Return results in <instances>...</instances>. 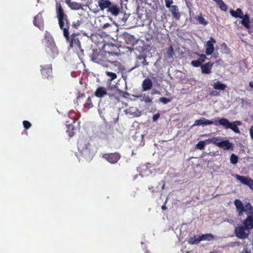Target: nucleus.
<instances>
[{"instance_id":"nucleus-1","label":"nucleus","mask_w":253,"mask_h":253,"mask_svg":"<svg viewBox=\"0 0 253 253\" xmlns=\"http://www.w3.org/2000/svg\"><path fill=\"white\" fill-rule=\"evenodd\" d=\"M56 14L58 20L59 26L63 31V35L66 37L68 34L69 23L67 15L64 13V10L61 4L57 3Z\"/></svg>"},{"instance_id":"nucleus-2","label":"nucleus","mask_w":253,"mask_h":253,"mask_svg":"<svg viewBox=\"0 0 253 253\" xmlns=\"http://www.w3.org/2000/svg\"><path fill=\"white\" fill-rule=\"evenodd\" d=\"M78 148L80 153L87 160H90L93 157L94 154L91 151L87 139L80 138L78 141Z\"/></svg>"},{"instance_id":"nucleus-3","label":"nucleus","mask_w":253,"mask_h":253,"mask_svg":"<svg viewBox=\"0 0 253 253\" xmlns=\"http://www.w3.org/2000/svg\"><path fill=\"white\" fill-rule=\"evenodd\" d=\"M46 44L45 50L47 53L51 56L54 57L55 55L58 54V50L56 46L55 42L51 38H48L46 39Z\"/></svg>"},{"instance_id":"nucleus-4","label":"nucleus","mask_w":253,"mask_h":253,"mask_svg":"<svg viewBox=\"0 0 253 253\" xmlns=\"http://www.w3.org/2000/svg\"><path fill=\"white\" fill-rule=\"evenodd\" d=\"M64 36L66 38V41L69 42V46L71 48L75 47L81 49V42L77 35L73 34L71 37H69V32H68L67 37Z\"/></svg>"},{"instance_id":"nucleus-5","label":"nucleus","mask_w":253,"mask_h":253,"mask_svg":"<svg viewBox=\"0 0 253 253\" xmlns=\"http://www.w3.org/2000/svg\"><path fill=\"white\" fill-rule=\"evenodd\" d=\"M234 233L238 238L245 239L248 237L250 233V231L244 226L240 225L235 227Z\"/></svg>"},{"instance_id":"nucleus-6","label":"nucleus","mask_w":253,"mask_h":253,"mask_svg":"<svg viewBox=\"0 0 253 253\" xmlns=\"http://www.w3.org/2000/svg\"><path fill=\"white\" fill-rule=\"evenodd\" d=\"M103 157L107 161L111 163L115 164L121 158V155L118 153L106 154L103 155Z\"/></svg>"},{"instance_id":"nucleus-7","label":"nucleus","mask_w":253,"mask_h":253,"mask_svg":"<svg viewBox=\"0 0 253 253\" xmlns=\"http://www.w3.org/2000/svg\"><path fill=\"white\" fill-rule=\"evenodd\" d=\"M107 11L108 13H110L114 16H117L121 13L122 14V12L119 6L112 2L109 7H108V9H107Z\"/></svg>"},{"instance_id":"nucleus-8","label":"nucleus","mask_w":253,"mask_h":253,"mask_svg":"<svg viewBox=\"0 0 253 253\" xmlns=\"http://www.w3.org/2000/svg\"><path fill=\"white\" fill-rule=\"evenodd\" d=\"M216 43V41L213 37H211L210 40L207 42L206 46V53L208 55H211L214 51L213 43Z\"/></svg>"},{"instance_id":"nucleus-9","label":"nucleus","mask_w":253,"mask_h":253,"mask_svg":"<svg viewBox=\"0 0 253 253\" xmlns=\"http://www.w3.org/2000/svg\"><path fill=\"white\" fill-rule=\"evenodd\" d=\"M213 123H216L215 122L213 121V119L212 120H209L205 118H202L199 120H197L195 121L194 124L193 125V126H207L212 125Z\"/></svg>"},{"instance_id":"nucleus-10","label":"nucleus","mask_w":253,"mask_h":253,"mask_svg":"<svg viewBox=\"0 0 253 253\" xmlns=\"http://www.w3.org/2000/svg\"><path fill=\"white\" fill-rule=\"evenodd\" d=\"M213 121L216 123H213L215 126L221 125L224 127L225 129H228V126L230 123L229 120L225 118H217V119H213Z\"/></svg>"},{"instance_id":"nucleus-11","label":"nucleus","mask_w":253,"mask_h":253,"mask_svg":"<svg viewBox=\"0 0 253 253\" xmlns=\"http://www.w3.org/2000/svg\"><path fill=\"white\" fill-rule=\"evenodd\" d=\"M243 224L249 231L253 228V217L250 213H248L247 218L243 221Z\"/></svg>"},{"instance_id":"nucleus-12","label":"nucleus","mask_w":253,"mask_h":253,"mask_svg":"<svg viewBox=\"0 0 253 253\" xmlns=\"http://www.w3.org/2000/svg\"><path fill=\"white\" fill-rule=\"evenodd\" d=\"M213 63L211 62H209L201 66L202 72L204 74H209L211 73V68Z\"/></svg>"},{"instance_id":"nucleus-13","label":"nucleus","mask_w":253,"mask_h":253,"mask_svg":"<svg viewBox=\"0 0 253 253\" xmlns=\"http://www.w3.org/2000/svg\"><path fill=\"white\" fill-rule=\"evenodd\" d=\"M241 124L242 123L239 121H236L233 122H230L228 126V129H231L235 133H239L240 131L238 127V126H241Z\"/></svg>"},{"instance_id":"nucleus-14","label":"nucleus","mask_w":253,"mask_h":253,"mask_svg":"<svg viewBox=\"0 0 253 253\" xmlns=\"http://www.w3.org/2000/svg\"><path fill=\"white\" fill-rule=\"evenodd\" d=\"M34 24L36 26L38 27L40 29L43 28V20L42 14L41 13H39L35 17L34 20Z\"/></svg>"},{"instance_id":"nucleus-15","label":"nucleus","mask_w":253,"mask_h":253,"mask_svg":"<svg viewBox=\"0 0 253 253\" xmlns=\"http://www.w3.org/2000/svg\"><path fill=\"white\" fill-rule=\"evenodd\" d=\"M219 147L222 148L224 150H233L234 148V144L230 142L228 140L221 141Z\"/></svg>"},{"instance_id":"nucleus-16","label":"nucleus","mask_w":253,"mask_h":253,"mask_svg":"<svg viewBox=\"0 0 253 253\" xmlns=\"http://www.w3.org/2000/svg\"><path fill=\"white\" fill-rule=\"evenodd\" d=\"M111 2L109 0H99L98 1V6L101 10H104L105 9H108L111 5Z\"/></svg>"},{"instance_id":"nucleus-17","label":"nucleus","mask_w":253,"mask_h":253,"mask_svg":"<svg viewBox=\"0 0 253 253\" xmlns=\"http://www.w3.org/2000/svg\"><path fill=\"white\" fill-rule=\"evenodd\" d=\"M234 205L236 207L237 211L238 212L239 215L241 216L244 212V206L242 202L238 199H236L234 202Z\"/></svg>"},{"instance_id":"nucleus-18","label":"nucleus","mask_w":253,"mask_h":253,"mask_svg":"<svg viewBox=\"0 0 253 253\" xmlns=\"http://www.w3.org/2000/svg\"><path fill=\"white\" fill-rule=\"evenodd\" d=\"M152 82L149 78L145 79L142 84V87L143 91H146L151 89L152 87Z\"/></svg>"},{"instance_id":"nucleus-19","label":"nucleus","mask_w":253,"mask_h":253,"mask_svg":"<svg viewBox=\"0 0 253 253\" xmlns=\"http://www.w3.org/2000/svg\"><path fill=\"white\" fill-rule=\"evenodd\" d=\"M42 75L46 78H48V77H50L52 73L51 66L50 65H48L45 66L44 67L42 66Z\"/></svg>"},{"instance_id":"nucleus-20","label":"nucleus","mask_w":253,"mask_h":253,"mask_svg":"<svg viewBox=\"0 0 253 253\" xmlns=\"http://www.w3.org/2000/svg\"><path fill=\"white\" fill-rule=\"evenodd\" d=\"M241 19H242L241 21V24L246 28L250 30L252 26L250 25V17L248 14H245Z\"/></svg>"},{"instance_id":"nucleus-21","label":"nucleus","mask_w":253,"mask_h":253,"mask_svg":"<svg viewBox=\"0 0 253 253\" xmlns=\"http://www.w3.org/2000/svg\"><path fill=\"white\" fill-rule=\"evenodd\" d=\"M169 10L171 12L173 17L176 19H179L180 15L178 11V7L176 5H171L169 8Z\"/></svg>"},{"instance_id":"nucleus-22","label":"nucleus","mask_w":253,"mask_h":253,"mask_svg":"<svg viewBox=\"0 0 253 253\" xmlns=\"http://www.w3.org/2000/svg\"><path fill=\"white\" fill-rule=\"evenodd\" d=\"M230 13L233 17L235 18L238 17L242 18L245 15L240 8H237L236 11L231 9L230 10Z\"/></svg>"},{"instance_id":"nucleus-23","label":"nucleus","mask_w":253,"mask_h":253,"mask_svg":"<svg viewBox=\"0 0 253 253\" xmlns=\"http://www.w3.org/2000/svg\"><path fill=\"white\" fill-rule=\"evenodd\" d=\"M212 85L214 89L220 90H224L227 87L226 84L221 83L219 81L214 82Z\"/></svg>"},{"instance_id":"nucleus-24","label":"nucleus","mask_w":253,"mask_h":253,"mask_svg":"<svg viewBox=\"0 0 253 253\" xmlns=\"http://www.w3.org/2000/svg\"><path fill=\"white\" fill-rule=\"evenodd\" d=\"M107 94V90L105 87L100 86L96 89L95 95L98 97H102Z\"/></svg>"},{"instance_id":"nucleus-25","label":"nucleus","mask_w":253,"mask_h":253,"mask_svg":"<svg viewBox=\"0 0 253 253\" xmlns=\"http://www.w3.org/2000/svg\"><path fill=\"white\" fill-rule=\"evenodd\" d=\"M123 38L127 43H131L134 40V37L126 32L123 33Z\"/></svg>"},{"instance_id":"nucleus-26","label":"nucleus","mask_w":253,"mask_h":253,"mask_svg":"<svg viewBox=\"0 0 253 253\" xmlns=\"http://www.w3.org/2000/svg\"><path fill=\"white\" fill-rule=\"evenodd\" d=\"M68 5L71 9L75 10H79L82 8V4L81 3L74 1L69 3V4Z\"/></svg>"},{"instance_id":"nucleus-27","label":"nucleus","mask_w":253,"mask_h":253,"mask_svg":"<svg viewBox=\"0 0 253 253\" xmlns=\"http://www.w3.org/2000/svg\"><path fill=\"white\" fill-rule=\"evenodd\" d=\"M201 241H211L214 239V236L211 233H207L200 236Z\"/></svg>"},{"instance_id":"nucleus-28","label":"nucleus","mask_w":253,"mask_h":253,"mask_svg":"<svg viewBox=\"0 0 253 253\" xmlns=\"http://www.w3.org/2000/svg\"><path fill=\"white\" fill-rule=\"evenodd\" d=\"M200 241H201L200 236H195L194 237L190 238L189 243L191 245L198 244Z\"/></svg>"},{"instance_id":"nucleus-29","label":"nucleus","mask_w":253,"mask_h":253,"mask_svg":"<svg viewBox=\"0 0 253 253\" xmlns=\"http://www.w3.org/2000/svg\"><path fill=\"white\" fill-rule=\"evenodd\" d=\"M99 56H100V55L98 53L97 50H93V53L91 55V60L95 62L99 63V60L98 57Z\"/></svg>"},{"instance_id":"nucleus-30","label":"nucleus","mask_w":253,"mask_h":253,"mask_svg":"<svg viewBox=\"0 0 253 253\" xmlns=\"http://www.w3.org/2000/svg\"><path fill=\"white\" fill-rule=\"evenodd\" d=\"M244 211L246 212L248 215V213H250V215L253 214V208L251 204L248 203L245 206H244Z\"/></svg>"},{"instance_id":"nucleus-31","label":"nucleus","mask_w":253,"mask_h":253,"mask_svg":"<svg viewBox=\"0 0 253 253\" xmlns=\"http://www.w3.org/2000/svg\"><path fill=\"white\" fill-rule=\"evenodd\" d=\"M236 178L239 180L242 183L247 185L250 178L246 177L244 176H241L239 175H236Z\"/></svg>"},{"instance_id":"nucleus-32","label":"nucleus","mask_w":253,"mask_h":253,"mask_svg":"<svg viewBox=\"0 0 253 253\" xmlns=\"http://www.w3.org/2000/svg\"><path fill=\"white\" fill-rule=\"evenodd\" d=\"M174 50H173V47L172 46V45H170L169 49H168V51H167V57L168 58H173V56L174 55Z\"/></svg>"},{"instance_id":"nucleus-33","label":"nucleus","mask_w":253,"mask_h":253,"mask_svg":"<svg viewBox=\"0 0 253 253\" xmlns=\"http://www.w3.org/2000/svg\"><path fill=\"white\" fill-rule=\"evenodd\" d=\"M196 19L200 24L206 25L208 24V22L203 17L202 14H200L199 15H198Z\"/></svg>"},{"instance_id":"nucleus-34","label":"nucleus","mask_w":253,"mask_h":253,"mask_svg":"<svg viewBox=\"0 0 253 253\" xmlns=\"http://www.w3.org/2000/svg\"><path fill=\"white\" fill-rule=\"evenodd\" d=\"M238 157L234 154H232L230 156V163L233 165L236 164L238 162Z\"/></svg>"},{"instance_id":"nucleus-35","label":"nucleus","mask_w":253,"mask_h":253,"mask_svg":"<svg viewBox=\"0 0 253 253\" xmlns=\"http://www.w3.org/2000/svg\"><path fill=\"white\" fill-rule=\"evenodd\" d=\"M208 141L212 143L213 144L216 145V146H219V144L221 141H220V139L219 138H212V139H209Z\"/></svg>"},{"instance_id":"nucleus-36","label":"nucleus","mask_w":253,"mask_h":253,"mask_svg":"<svg viewBox=\"0 0 253 253\" xmlns=\"http://www.w3.org/2000/svg\"><path fill=\"white\" fill-rule=\"evenodd\" d=\"M220 8L223 10V11H226L227 9V5L224 3V2L220 0L217 3Z\"/></svg>"},{"instance_id":"nucleus-37","label":"nucleus","mask_w":253,"mask_h":253,"mask_svg":"<svg viewBox=\"0 0 253 253\" xmlns=\"http://www.w3.org/2000/svg\"><path fill=\"white\" fill-rule=\"evenodd\" d=\"M106 74L108 77H111V79L110 80V81H113V80L117 78V75L116 73L106 71Z\"/></svg>"},{"instance_id":"nucleus-38","label":"nucleus","mask_w":253,"mask_h":253,"mask_svg":"<svg viewBox=\"0 0 253 253\" xmlns=\"http://www.w3.org/2000/svg\"><path fill=\"white\" fill-rule=\"evenodd\" d=\"M205 146V142L204 141H200L198 142V143L196 145V148L200 149L202 150L204 148Z\"/></svg>"},{"instance_id":"nucleus-39","label":"nucleus","mask_w":253,"mask_h":253,"mask_svg":"<svg viewBox=\"0 0 253 253\" xmlns=\"http://www.w3.org/2000/svg\"><path fill=\"white\" fill-rule=\"evenodd\" d=\"M159 101L164 104H166L171 101V99L166 97H161L159 99Z\"/></svg>"},{"instance_id":"nucleus-40","label":"nucleus","mask_w":253,"mask_h":253,"mask_svg":"<svg viewBox=\"0 0 253 253\" xmlns=\"http://www.w3.org/2000/svg\"><path fill=\"white\" fill-rule=\"evenodd\" d=\"M84 105L85 107L88 108H91L93 106V104L91 102V99L89 97L87 98V101Z\"/></svg>"},{"instance_id":"nucleus-41","label":"nucleus","mask_w":253,"mask_h":253,"mask_svg":"<svg viewBox=\"0 0 253 253\" xmlns=\"http://www.w3.org/2000/svg\"><path fill=\"white\" fill-rule=\"evenodd\" d=\"M191 64L193 67H198L200 66L201 67V66L202 65V64L199 62V61L198 60H193L191 62Z\"/></svg>"},{"instance_id":"nucleus-42","label":"nucleus","mask_w":253,"mask_h":253,"mask_svg":"<svg viewBox=\"0 0 253 253\" xmlns=\"http://www.w3.org/2000/svg\"><path fill=\"white\" fill-rule=\"evenodd\" d=\"M198 55L199 56L198 60L201 64H202V63L205 61L207 59V57L205 54H199Z\"/></svg>"},{"instance_id":"nucleus-43","label":"nucleus","mask_w":253,"mask_h":253,"mask_svg":"<svg viewBox=\"0 0 253 253\" xmlns=\"http://www.w3.org/2000/svg\"><path fill=\"white\" fill-rule=\"evenodd\" d=\"M73 126L72 125H69L67 127V131L69 132V135L70 137H72L74 135V132L72 131L70 132V130H73Z\"/></svg>"},{"instance_id":"nucleus-44","label":"nucleus","mask_w":253,"mask_h":253,"mask_svg":"<svg viewBox=\"0 0 253 253\" xmlns=\"http://www.w3.org/2000/svg\"><path fill=\"white\" fill-rule=\"evenodd\" d=\"M23 124L24 127L26 129L30 128L31 126L30 123L27 121H24Z\"/></svg>"},{"instance_id":"nucleus-45","label":"nucleus","mask_w":253,"mask_h":253,"mask_svg":"<svg viewBox=\"0 0 253 253\" xmlns=\"http://www.w3.org/2000/svg\"><path fill=\"white\" fill-rule=\"evenodd\" d=\"M138 59H140V60H142V64L143 66H145V65H148V63L146 61L145 57H144L143 56H139L138 57Z\"/></svg>"},{"instance_id":"nucleus-46","label":"nucleus","mask_w":253,"mask_h":253,"mask_svg":"<svg viewBox=\"0 0 253 253\" xmlns=\"http://www.w3.org/2000/svg\"><path fill=\"white\" fill-rule=\"evenodd\" d=\"M166 6L167 8L171 7V4L173 3L172 0H165Z\"/></svg>"},{"instance_id":"nucleus-47","label":"nucleus","mask_w":253,"mask_h":253,"mask_svg":"<svg viewBox=\"0 0 253 253\" xmlns=\"http://www.w3.org/2000/svg\"><path fill=\"white\" fill-rule=\"evenodd\" d=\"M146 103H150L152 101V98H150L149 96L145 97L142 100Z\"/></svg>"},{"instance_id":"nucleus-48","label":"nucleus","mask_w":253,"mask_h":253,"mask_svg":"<svg viewBox=\"0 0 253 253\" xmlns=\"http://www.w3.org/2000/svg\"><path fill=\"white\" fill-rule=\"evenodd\" d=\"M160 116V115L159 113H157V114L154 115L153 116V118H152L153 121V122L156 121L159 118Z\"/></svg>"},{"instance_id":"nucleus-49","label":"nucleus","mask_w":253,"mask_h":253,"mask_svg":"<svg viewBox=\"0 0 253 253\" xmlns=\"http://www.w3.org/2000/svg\"><path fill=\"white\" fill-rule=\"evenodd\" d=\"M247 185H248L251 189L253 190V180L250 179Z\"/></svg>"},{"instance_id":"nucleus-50","label":"nucleus","mask_w":253,"mask_h":253,"mask_svg":"<svg viewBox=\"0 0 253 253\" xmlns=\"http://www.w3.org/2000/svg\"><path fill=\"white\" fill-rule=\"evenodd\" d=\"M211 95L213 96H218L219 95V93L216 91H212L211 92Z\"/></svg>"},{"instance_id":"nucleus-51","label":"nucleus","mask_w":253,"mask_h":253,"mask_svg":"<svg viewBox=\"0 0 253 253\" xmlns=\"http://www.w3.org/2000/svg\"><path fill=\"white\" fill-rule=\"evenodd\" d=\"M250 133L251 138L253 140V126L250 129Z\"/></svg>"},{"instance_id":"nucleus-52","label":"nucleus","mask_w":253,"mask_h":253,"mask_svg":"<svg viewBox=\"0 0 253 253\" xmlns=\"http://www.w3.org/2000/svg\"><path fill=\"white\" fill-rule=\"evenodd\" d=\"M128 16H126V14L124 15L123 18H122V21L123 23H125L127 19Z\"/></svg>"},{"instance_id":"nucleus-53","label":"nucleus","mask_w":253,"mask_h":253,"mask_svg":"<svg viewBox=\"0 0 253 253\" xmlns=\"http://www.w3.org/2000/svg\"><path fill=\"white\" fill-rule=\"evenodd\" d=\"M248 32L250 35L253 36V25H252L251 28L248 30Z\"/></svg>"},{"instance_id":"nucleus-54","label":"nucleus","mask_w":253,"mask_h":253,"mask_svg":"<svg viewBox=\"0 0 253 253\" xmlns=\"http://www.w3.org/2000/svg\"><path fill=\"white\" fill-rule=\"evenodd\" d=\"M122 78L125 81H126L127 79V76L126 75L123 74L122 75Z\"/></svg>"},{"instance_id":"nucleus-55","label":"nucleus","mask_w":253,"mask_h":253,"mask_svg":"<svg viewBox=\"0 0 253 253\" xmlns=\"http://www.w3.org/2000/svg\"><path fill=\"white\" fill-rule=\"evenodd\" d=\"M109 26H110V24L109 23H106V24H104L103 28H107V27H109Z\"/></svg>"},{"instance_id":"nucleus-56","label":"nucleus","mask_w":253,"mask_h":253,"mask_svg":"<svg viewBox=\"0 0 253 253\" xmlns=\"http://www.w3.org/2000/svg\"><path fill=\"white\" fill-rule=\"evenodd\" d=\"M65 2L68 5H69V3H71L72 1L71 0H65Z\"/></svg>"},{"instance_id":"nucleus-57","label":"nucleus","mask_w":253,"mask_h":253,"mask_svg":"<svg viewBox=\"0 0 253 253\" xmlns=\"http://www.w3.org/2000/svg\"><path fill=\"white\" fill-rule=\"evenodd\" d=\"M249 85L250 87H251L252 88H253V82H251L250 83H249Z\"/></svg>"},{"instance_id":"nucleus-58","label":"nucleus","mask_w":253,"mask_h":253,"mask_svg":"<svg viewBox=\"0 0 253 253\" xmlns=\"http://www.w3.org/2000/svg\"><path fill=\"white\" fill-rule=\"evenodd\" d=\"M162 210H165L166 209H167V207H166L165 205H163V206L162 207Z\"/></svg>"},{"instance_id":"nucleus-59","label":"nucleus","mask_w":253,"mask_h":253,"mask_svg":"<svg viewBox=\"0 0 253 253\" xmlns=\"http://www.w3.org/2000/svg\"><path fill=\"white\" fill-rule=\"evenodd\" d=\"M79 25V24H78H78H77H77H73V26H74L75 27H76V28H77Z\"/></svg>"},{"instance_id":"nucleus-60","label":"nucleus","mask_w":253,"mask_h":253,"mask_svg":"<svg viewBox=\"0 0 253 253\" xmlns=\"http://www.w3.org/2000/svg\"><path fill=\"white\" fill-rule=\"evenodd\" d=\"M216 3H217L220 0H213Z\"/></svg>"},{"instance_id":"nucleus-61","label":"nucleus","mask_w":253,"mask_h":253,"mask_svg":"<svg viewBox=\"0 0 253 253\" xmlns=\"http://www.w3.org/2000/svg\"><path fill=\"white\" fill-rule=\"evenodd\" d=\"M157 91H156V92H154V91H153V92H152V94H154V93H157Z\"/></svg>"},{"instance_id":"nucleus-62","label":"nucleus","mask_w":253,"mask_h":253,"mask_svg":"<svg viewBox=\"0 0 253 253\" xmlns=\"http://www.w3.org/2000/svg\"><path fill=\"white\" fill-rule=\"evenodd\" d=\"M164 187H165V184H163V186H162V189H163L164 188Z\"/></svg>"},{"instance_id":"nucleus-63","label":"nucleus","mask_w":253,"mask_h":253,"mask_svg":"<svg viewBox=\"0 0 253 253\" xmlns=\"http://www.w3.org/2000/svg\"><path fill=\"white\" fill-rule=\"evenodd\" d=\"M134 69V68H131V69L129 70V71H130L132 70V69Z\"/></svg>"},{"instance_id":"nucleus-64","label":"nucleus","mask_w":253,"mask_h":253,"mask_svg":"<svg viewBox=\"0 0 253 253\" xmlns=\"http://www.w3.org/2000/svg\"><path fill=\"white\" fill-rule=\"evenodd\" d=\"M146 253H149L148 252H146Z\"/></svg>"}]
</instances>
